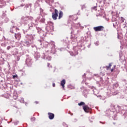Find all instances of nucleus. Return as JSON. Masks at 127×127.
<instances>
[{
    "label": "nucleus",
    "instance_id": "obj_10",
    "mask_svg": "<svg viewBox=\"0 0 127 127\" xmlns=\"http://www.w3.org/2000/svg\"><path fill=\"white\" fill-rule=\"evenodd\" d=\"M22 19H23L24 21H26V20H27L25 17H23Z\"/></svg>",
    "mask_w": 127,
    "mask_h": 127
},
{
    "label": "nucleus",
    "instance_id": "obj_8",
    "mask_svg": "<svg viewBox=\"0 0 127 127\" xmlns=\"http://www.w3.org/2000/svg\"><path fill=\"white\" fill-rule=\"evenodd\" d=\"M50 29L51 30H54V26L53 25V23H51L49 24Z\"/></svg>",
    "mask_w": 127,
    "mask_h": 127
},
{
    "label": "nucleus",
    "instance_id": "obj_9",
    "mask_svg": "<svg viewBox=\"0 0 127 127\" xmlns=\"http://www.w3.org/2000/svg\"><path fill=\"white\" fill-rule=\"evenodd\" d=\"M112 67V64H109V66H106L107 70L110 69V68Z\"/></svg>",
    "mask_w": 127,
    "mask_h": 127
},
{
    "label": "nucleus",
    "instance_id": "obj_20",
    "mask_svg": "<svg viewBox=\"0 0 127 127\" xmlns=\"http://www.w3.org/2000/svg\"><path fill=\"white\" fill-rule=\"evenodd\" d=\"M36 104H37L38 103L37 102H36Z\"/></svg>",
    "mask_w": 127,
    "mask_h": 127
},
{
    "label": "nucleus",
    "instance_id": "obj_14",
    "mask_svg": "<svg viewBox=\"0 0 127 127\" xmlns=\"http://www.w3.org/2000/svg\"><path fill=\"white\" fill-rule=\"evenodd\" d=\"M7 50H9V49H10V46H8L7 47Z\"/></svg>",
    "mask_w": 127,
    "mask_h": 127
},
{
    "label": "nucleus",
    "instance_id": "obj_5",
    "mask_svg": "<svg viewBox=\"0 0 127 127\" xmlns=\"http://www.w3.org/2000/svg\"><path fill=\"white\" fill-rule=\"evenodd\" d=\"M66 84V80L65 79H63L61 82V85L62 86L63 89H64L65 88V84Z\"/></svg>",
    "mask_w": 127,
    "mask_h": 127
},
{
    "label": "nucleus",
    "instance_id": "obj_7",
    "mask_svg": "<svg viewBox=\"0 0 127 127\" xmlns=\"http://www.w3.org/2000/svg\"><path fill=\"white\" fill-rule=\"evenodd\" d=\"M63 17V12L62 11H60L59 14V19H61Z\"/></svg>",
    "mask_w": 127,
    "mask_h": 127
},
{
    "label": "nucleus",
    "instance_id": "obj_13",
    "mask_svg": "<svg viewBox=\"0 0 127 127\" xmlns=\"http://www.w3.org/2000/svg\"><path fill=\"white\" fill-rule=\"evenodd\" d=\"M16 77H17V75H13V79H14L15 78H16Z\"/></svg>",
    "mask_w": 127,
    "mask_h": 127
},
{
    "label": "nucleus",
    "instance_id": "obj_12",
    "mask_svg": "<svg viewBox=\"0 0 127 127\" xmlns=\"http://www.w3.org/2000/svg\"><path fill=\"white\" fill-rule=\"evenodd\" d=\"M85 7H86L85 6V5H83L82 6L81 9H84V8H85Z\"/></svg>",
    "mask_w": 127,
    "mask_h": 127
},
{
    "label": "nucleus",
    "instance_id": "obj_16",
    "mask_svg": "<svg viewBox=\"0 0 127 127\" xmlns=\"http://www.w3.org/2000/svg\"><path fill=\"white\" fill-rule=\"evenodd\" d=\"M114 71V68H112V69H111V72H113Z\"/></svg>",
    "mask_w": 127,
    "mask_h": 127
},
{
    "label": "nucleus",
    "instance_id": "obj_3",
    "mask_svg": "<svg viewBox=\"0 0 127 127\" xmlns=\"http://www.w3.org/2000/svg\"><path fill=\"white\" fill-rule=\"evenodd\" d=\"M104 26H99L97 27H94L93 28V29L95 30L96 32L98 31H103L104 30Z\"/></svg>",
    "mask_w": 127,
    "mask_h": 127
},
{
    "label": "nucleus",
    "instance_id": "obj_15",
    "mask_svg": "<svg viewBox=\"0 0 127 127\" xmlns=\"http://www.w3.org/2000/svg\"><path fill=\"white\" fill-rule=\"evenodd\" d=\"M56 85L55 83H53V87H55Z\"/></svg>",
    "mask_w": 127,
    "mask_h": 127
},
{
    "label": "nucleus",
    "instance_id": "obj_21",
    "mask_svg": "<svg viewBox=\"0 0 127 127\" xmlns=\"http://www.w3.org/2000/svg\"><path fill=\"white\" fill-rule=\"evenodd\" d=\"M67 127H68V126H67Z\"/></svg>",
    "mask_w": 127,
    "mask_h": 127
},
{
    "label": "nucleus",
    "instance_id": "obj_4",
    "mask_svg": "<svg viewBox=\"0 0 127 127\" xmlns=\"http://www.w3.org/2000/svg\"><path fill=\"white\" fill-rule=\"evenodd\" d=\"M48 115L49 116V119L50 120H53L54 119V114L49 112L48 113Z\"/></svg>",
    "mask_w": 127,
    "mask_h": 127
},
{
    "label": "nucleus",
    "instance_id": "obj_19",
    "mask_svg": "<svg viewBox=\"0 0 127 127\" xmlns=\"http://www.w3.org/2000/svg\"><path fill=\"white\" fill-rule=\"evenodd\" d=\"M123 22H124V20H123Z\"/></svg>",
    "mask_w": 127,
    "mask_h": 127
},
{
    "label": "nucleus",
    "instance_id": "obj_2",
    "mask_svg": "<svg viewBox=\"0 0 127 127\" xmlns=\"http://www.w3.org/2000/svg\"><path fill=\"white\" fill-rule=\"evenodd\" d=\"M55 12L52 13V18L54 20H56L57 19V17H58V13H59V11L57 9H54Z\"/></svg>",
    "mask_w": 127,
    "mask_h": 127
},
{
    "label": "nucleus",
    "instance_id": "obj_17",
    "mask_svg": "<svg viewBox=\"0 0 127 127\" xmlns=\"http://www.w3.org/2000/svg\"><path fill=\"white\" fill-rule=\"evenodd\" d=\"M78 106H80V103H78Z\"/></svg>",
    "mask_w": 127,
    "mask_h": 127
},
{
    "label": "nucleus",
    "instance_id": "obj_11",
    "mask_svg": "<svg viewBox=\"0 0 127 127\" xmlns=\"http://www.w3.org/2000/svg\"><path fill=\"white\" fill-rule=\"evenodd\" d=\"M48 67H50L51 68H52V66L50 65V64H48Z\"/></svg>",
    "mask_w": 127,
    "mask_h": 127
},
{
    "label": "nucleus",
    "instance_id": "obj_6",
    "mask_svg": "<svg viewBox=\"0 0 127 127\" xmlns=\"http://www.w3.org/2000/svg\"><path fill=\"white\" fill-rule=\"evenodd\" d=\"M21 37V35H20V33H18L17 34L15 33V38L16 39H17L18 40H19Z\"/></svg>",
    "mask_w": 127,
    "mask_h": 127
},
{
    "label": "nucleus",
    "instance_id": "obj_18",
    "mask_svg": "<svg viewBox=\"0 0 127 127\" xmlns=\"http://www.w3.org/2000/svg\"><path fill=\"white\" fill-rule=\"evenodd\" d=\"M121 18H122V19H124V18H123V17H121Z\"/></svg>",
    "mask_w": 127,
    "mask_h": 127
},
{
    "label": "nucleus",
    "instance_id": "obj_1",
    "mask_svg": "<svg viewBox=\"0 0 127 127\" xmlns=\"http://www.w3.org/2000/svg\"><path fill=\"white\" fill-rule=\"evenodd\" d=\"M80 106H83L82 108L85 113H89V112H90V111L91 110V108H90V107H88V106L85 105V103L83 102H81L80 103Z\"/></svg>",
    "mask_w": 127,
    "mask_h": 127
}]
</instances>
